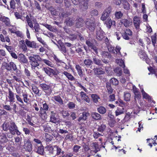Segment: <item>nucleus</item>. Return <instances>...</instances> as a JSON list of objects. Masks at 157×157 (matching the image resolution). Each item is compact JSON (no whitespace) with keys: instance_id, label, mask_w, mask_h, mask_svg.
<instances>
[{"instance_id":"f257e3e1","label":"nucleus","mask_w":157,"mask_h":157,"mask_svg":"<svg viewBox=\"0 0 157 157\" xmlns=\"http://www.w3.org/2000/svg\"><path fill=\"white\" fill-rule=\"evenodd\" d=\"M3 130L4 131H9V132L11 134V135L8 136V137L9 138L12 137V135H14L15 133L17 135H20L21 132L18 129V128L15 124V123L11 121L10 122H5L3 124Z\"/></svg>"},{"instance_id":"f03ea898","label":"nucleus","mask_w":157,"mask_h":157,"mask_svg":"<svg viewBox=\"0 0 157 157\" xmlns=\"http://www.w3.org/2000/svg\"><path fill=\"white\" fill-rule=\"evenodd\" d=\"M29 63L33 70H35L36 68L39 66L38 61H41L42 58L37 55H33L29 57Z\"/></svg>"},{"instance_id":"7ed1b4c3","label":"nucleus","mask_w":157,"mask_h":157,"mask_svg":"<svg viewBox=\"0 0 157 157\" xmlns=\"http://www.w3.org/2000/svg\"><path fill=\"white\" fill-rule=\"evenodd\" d=\"M107 48L109 52L116 55L115 56L116 57H120L122 56L120 52L121 48L120 46H117L115 48V49H114V48L111 45H108Z\"/></svg>"},{"instance_id":"20e7f679","label":"nucleus","mask_w":157,"mask_h":157,"mask_svg":"<svg viewBox=\"0 0 157 157\" xmlns=\"http://www.w3.org/2000/svg\"><path fill=\"white\" fill-rule=\"evenodd\" d=\"M72 3L75 5L78 3V2L80 3V6L82 10L87 9L88 8V0H71Z\"/></svg>"},{"instance_id":"39448f33","label":"nucleus","mask_w":157,"mask_h":157,"mask_svg":"<svg viewBox=\"0 0 157 157\" xmlns=\"http://www.w3.org/2000/svg\"><path fill=\"white\" fill-rule=\"evenodd\" d=\"M111 10L112 9L110 7H109L105 9L102 15L101 19L102 21L106 20L109 17Z\"/></svg>"},{"instance_id":"423d86ee","label":"nucleus","mask_w":157,"mask_h":157,"mask_svg":"<svg viewBox=\"0 0 157 157\" xmlns=\"http://www.w3.org/2000/svg\"><path fill=\"white\" fill-rule=\"evenodd\" d=\"M8 99V101L10 103L15 101V98L14 94L10 89H8V95L6 96V100Z\"/></svg>"},{"instance_id":"0eeeda50","label":"nucleus","mask_w":157,"mask_h":157,"mask_svg":"<svg viewBox=\"0 0 157 157\" xmlns=\"http://www.w3.org/2000/svg\"><path fill=\"white\" fill-rule=\"evenodd\" d=\"M133 24L135 28L139 30L140 29V25L141 22L140 18L137 16H135L133 19Z\"/></svg>"},{"instance_id":"6e6552de","label":"nucleus","mask_w":157,"mask_h":157,"mask_svg":"<svg viewBox=\"0 0 157 157\" xmlns=\"http://www.w3.org/2000/svg\"><path fill=\"white\" fill-rule=\"evenodd\" d=\"M105 33L103 31L99 28L96 32V38L99 40H101L105 37Z\"/></svg>"},{"instance_id":"1a4fd4ad","label":"nucleus","mask_w":157,"mask_h":157,"mask_svg":"<svg viewBox=\"0 0 157 157\" xmlns=\"http://www.w3.org/2000/svg\"><path fill=\"white\" fill-rule=\"evenodd\" d=\"M86 25L88 29L91 31L94 30L95 28V24L91 20H89L86 22Z\"/></svg>"},{"instance_id":"9d476101","label":"nucleus","mask_w":157,"mask_h":157,"mask_svg":"<svg viewBox=\"0 0 157 157\" xmlns=\"http://www.w3.org/2000/svg\"><path fill=\"white\" fill-rule=\"evenodd\" d=\"M18 60L21 63L26 64L28 60L25 56L23 54L20 53L18 56Z\"/></svg>"},{"instance_id":"9b49d317","label":"nucleus","mask_w":157,"mask_h":157,"mask_svg":"<svg viewBox=\"0 0 157 157\" xmlns=\"http://www.w3.org/2000/svg\"><path fill=\"white\" fill-rule=\"evenodd\" d=\"M25 43L27 47L33 48H36V44L34 41H30L26 39L25 40Z\"/></svg>"},{"instance_id":"f8f14e48","label":"nucleus","mask_w":157,"mask_h":157,"mask_svg":"<svg viewBox=\"0 0 157 157\" xmlns=\"http://www.w3.org/2000/svg\"><path fill=\"white\" fill-rule=\"evenodd\" d=\"M120 22L121 23L123 24L126 27H129L132 25V20L126 19L121 20Z\"/></svg>"},{"instance_id":"ddd939ff","label":"nucleus","mask_w":157,"mask_h":157,"mask_svg":"<svg viewBox=\"0 0 157 157\" xmlns=\"http://www.w3.org/2000/svg\"><path fill=\"white\" fill-rule=\"evenodd\" d=\"M0 21L4 23L5 24L8 26L10 25V19L5 16H2L0 17Z\"/></svg>"},{"instance_id":"4468645a","label":"nucleus","mask_w":157,"mask_h":157,"mask_svg":"<svg viewBox=\"0 0 157 157\" xmlns=\"http://www.w3.org/2000/svg\"><path fill=\"white\" fill-rule=\"evenodd\" d=\"M125 112L126 110L124 108H120L118 107L115 111V113L116 116H117L124 113Z\"/></svg>"},{"instance_id":"2eb2a0df","label":"nucleus","mask_w":157,"mask_h":157,"mask_svg":"<svg viewBox=\"0 0 157 157\" xmlns=\"http://www.w3.org/2000/svg\"><path fill=\"white\" fill-rule=\"evenodd\" d=\"M80 94L82 100H84L88 103H90V101L89 98L84 92L81 91L80 93Z\"/></svg>"},{"instance_id":"dca6fc26","label":"nucleus","mask_w":157,"mask_h":157,"mask_svg":"<svg viewBox=\"0 0 157 157\" xmlns=\"http://www.w3.org/2000/svg\"><path fill=\"white\" fill-rule=\"evenodd\" d=\"M24 148L28 151L30 152L32 150V144L29 141H27L25 143Z\"/></svg>"},{"instance_id":"f3484780","label":"nucleus","mask_w":157,"mask_h":157,"mask_svg":"<svg viewBox=\"0 0 157 157\" xmlns=\"http://www.w3.org/2000/svg\"><path fill=\"white\" fill-rule=\"evenodd\" d=\"M42 108H40L39 111V116L42 119L45 120L46 119L47 117V114L46 111L42 109Z\"/></svg>"},{"instance_id":"a211bd4d","label":"nucleus","mask_w":157,"mask_h":157,"mask_svg":"<svg viewBox=\"0 0 157 157\" xmlns=\"http://www.w3.org/2000/svg\"><path fill=\"white\" fill-rule=\"evenodd\" d=\"M35 146L38 147L37 148H36L35 149L36 151L39 154L41 155H43L44 152V149L42 145L38 146H37L36 144Z\"/></svg>"},{"instance_id":"6ab92c4d","label":"nucleus","mask_w":157,"mask_h":157,"mask_svg":"<svg viewBox=\"0 0 157 157\" xmlns=\"http://www.w3.org/2000/svg\"><path fill=\"white\" fill-rule=\"evenodd\" d=\"M92 117L95 120H100L101 119V115L98 113L94 112L91 113Z\"/></svg>"},{"instance_id":"aec40b11","label":"nucleus","mask_w":157,"mask_h":157,"mask_svg":"<svg viewBox=\"0 0 157 157\" xmlns=\"http://www.w3.org/2000/svg\"><path fill=\"white\" fill-rule=\"evenodd\" d=\"M93 70L94 74L96 75H102L104 73V71L101 68L97 67L94 68L93 69Z\"/></svg>"},{"instance_id":"412c9836","label":"nucleus","mask_w":157,"mask_h":157,"mask_svg":"<svg viewBox=\"0 0 157 157\" xmlns=\"http://www.w3.org/2000/svg\"><path fill=\"white\" fill-rule=\"evenodd\" d=\"M62 74H63L68 80L71 81L75 80V78L70 73L66 71H64Z\"/></svg>"},{"instance_id":"4be33fe9","label":"nucleus","mask_w":157,"mask_h":157,"mask_svg":"<svg viewBox=\"0 0 157 157\" xmlns=\"http://www.w3.org/2000/svg\"><path fill=\"white\" fill-rule=\"evenodd\" d=\"M19 46L24 51H26L27 50V48L25 43V40H22L19 41Z\"/></svg>"},{"instance_id":"5701e85b","label":"nucleus","mask_w":157,"mask_h":157,"mask_svg":"<svg viewBox=\"0 0 157 157\" xmlns=\"http://www.w3.org/2000/svg\"><path fill=\"white\" fill-rule=\"evenodd\" d=\"M52 98L53 100L56 101L60 104L61 105L63 104V101L59 95L53 96L52 97Z\"/></svg>"},{"instance_id":"b1692460","label":"nucleus","mask_w":157,"mask_h":157,"mask_svg":"<svg viewBox=\"0 0 157 157\" xmlns=\"http://www.w3.org/2000/svg\"><path fill=\"white\" fill-rule=\"evenodd\" d=\"M75 68L77 71L78 75L80 77H82L83 76V75L81 67L78 64H76Z\"/></svg>"},{"instance_id":"393cba45","label":"nucleus","mask_w":157,"mask_h":157,"mask_svg":"<svg viewBox=\"0 0 157 157\" xmlns=\"http://www.w3.org/2000/svg\"><path fill=\"white\" fill-rule=\"evenodd\" d=\"M138 55L140 58L143 60H145L147 58V56L144 51L141 50L140 51Z\"/></svg>"},{"instance_id":"a878e982","label":"nucleus","mask_w":157,"mask_h":157,"mask_svg":"<svg viewBox=\"0 0 157 157\" xmlns=\"http://www.w3.org/2000/svg\"><path fill=\"white\" fill-rule=\"evenodd\" d=\"M75 19L73 18H69L67 19L65 23L67 26H71L75 22Z\"/></svg>"},{"instance_id":"bb28decb","label":"nucleus","mask_w":157,"mask_h":157,"mask_svg":"<svg viewBox=\"0 0 157 157\" xmlns=\"http://www.w3.org/2000/svg\"><path fill=\"white\" fill-rule=\"evenodd\" d=\"M53 58L56 61L57 64L59 65L64 66L65 65V66H66V64L63 62L62 61L58 59L56 56L54 55Z\"/></svg>"},{"instance_id":"cd10ccee","label":"nucleus","mask_w":157,"mask_h":157,"mask_svg":"<svg viewBox=\"0 0 157 157\" xmlns=\"http://www.w3.org/2000/svg\"><path fill=\"white\" fill-rule=\"evenodd\" d=\"M91 97L93 101L95 103H97L98 102L99 100H100V99L99 96L95 94H92L91 95Z\"/></svg>"},{"instance_id":"c85d7f7f","label":"nucleus","mask_w":157,"mask_h":157,"mask_svg":"<svg viewBox=\"0 0 157 157\" xmlns=\"http://www.w3.org/2000/svg\"><path fill=\"white\" fill-rule=\"evenodd\" d=\"M15 142V144H14L17 146V147H20L21 144V142L22 141V138L19 137H17L14 138Z\"/></svg>"},{"instance_id":"c756f323","label":"nucleus","mask_w":157,"mask_h":157,"mask_svg":"<svg viewBox=\"0 0 157 157\" xmlns=\"http://www.w3.org/2000/svg\"><path fill=\"white\" fill-rule=\"evenodd\" d=\"M32 20L34 24L33 28H34L35 32H38L39 30L40 29V26L39 24L36 22V20L35 18H34L33 19H32Z\"/></svg>"},{"instance_id":"7c9ffc66","label":"nucleus","mask_w":157,"mask_h":157,"mask_svg":"<svg viewBox=\"0 0 157 157\" xmlns=\"http://www.w3.org/2000/svg\"><path fill=\"white\" fill-rule=\"evenodd\" d=\"M43 127L44 130L45 132H51L52 131V129L49 127L48 124L47 123L46 124L42 126Z\"/></svg>"},{"instance_id":"2f4dec72","label":"nucleus","mask_w":157,"mask_h":157,"mask_svg":"<svg viewBox=\"0 0 157 157\" xmlns=\"http://www.w3.org/2000/svg\"><path fill=\"white\" fill-rule=\"evenodd\" d=\"M93 61L90 59H85L83 61L84 64L87 67H89L93 64Z\"/></svg>"},{"instance_id":"473e14b6","label":"nucleus","mask_w":157,"mask_h":157,"mask_svg":"<svg viewBox=\"0 0 157 157\" xmlns=\"http://www.w3.org/2000/svg\"><path fill=\"white\" fill-rule=\"evenodd\" d=\"M40 86L46 93H47L46 91L50 89V86L45 84H40Z\"/></svg>"},{"instance_id":"72a5a7b5","label":"nucleus","mask_w":157,"mask_h":157,"mask_svg":"<svg viewBox=\"0 0 157 157\" xmlns=\"http://www.w3.org/2000/svg\"><path fill=\"white\" fill-rule=\"evenodd\" d=\"M0 40L3 42L6 41L9 43L10 41V40L8 36H7L5 37L2 34L0 35Z\"/></svg>"},{"instance_id":"f704fd0d","label":"nucleus","mask_w":157,"mask_h":157,"mask_svg":"<svg viewBox=\"0 0 157 157\" xmlns=\"http://www.w3.org/2000/svg\"><path fill=\"white\" fill-rule=\"evenodd\" d=\"M114 15L115 18L118 19L122 18L123 15V13L121 11H117L115 12Z\"/></svg>"},{"instance_id":"c9c22d12","label":"nucleus","mask_w":157,"mask_h":157,"mask_svg":"<svg viewBox=\"0 0 157 157\" xmlns=\"http://www.w3.org/2000/svg\"><path fill=\"white\" fill-rule=\"evenodd\" d=\"M98 112L101 114H104L106 111V108L103 106H100L97 109Z\"/></svg>"},{"instance_id":"e433bc0d","label":"nucleus","mask_w":157,"mask_h":157,"mask_svg":"<svg viewBox=\"0 0 157 157\" xmlns=\"http://www.w3.org/2000/svg\"><path fill=\"white\" fill-rule=\"evenodd\" d=\"M42 70L48 75L49 76L51 75V71H52V69L49 67H43Z\"/></svg>"},{"instance_id":"4c0bfd02","label":"nucleus","mask_w":157,"mask_h":157,"mask_svg":"<svg viewBox=\"0 0 157 157\" xmlns=\"http://www.w3.org/2000/svg\"><path fill=\"white\" fill-rule=\"evenodd\" d=\"M8 141V140L6 135L3 134L0 136V142L2 143H6Z\"/></svg>"},{"instance_id":"58836bf2","label":"nucleus","mask_w":157,"mask_h":157,"mask_svg":"<svg viewBox=\"0 0 157 157\" xmlns=\"http://www.w3.org/2000/svg\"><path fill=\"white\" fill-rule=\"evenodd\" d=\"M87 114L88 113L86 112H83L82 113V115L78 118V121L80 122L82 120L84 121L86 120Z\"/></svg>"},{"instance_id":"ea45409f","label":"nucleus","mask_w":157,"mask_h":157,"mask_svg":"<svg viewBox=\"0 0 157 157\" xmlns=\"http://www.w3.org/2000/svg\"><path fill=\"white\" fill-rule=\"evenodd\" d=\"M93 61L94 63L97 65L101 66L102 65L101 60L95 56L93 58Z\"/></svg>"},{"instance_id":"a19ab883","label":"nucleus","mask_w":157,"mask_h":157,"mask_svg":"<svg viewBox=\"0 0 157 157\" xmlns=\"http://www.w3.org/2000/svg\"><path fill=\"white\" fill-rule=\"evenodd\" d=\"M84 21L81 18H79L76 20V26L77 27H80L83 25Z\"/></svg>"},{"instance_id":"79ce46f5","label":"nucleus","mask_w":157,"mask_h":157,"mask_svg":"<svg viewBox=\"0 0 157 157\" xmlns=\"http://www.w3.org/2000/svg\"><path fill=\"white\" fill-rule=\"evenodd\" d=\"M43 61L45 64L51 67H54V64L50 61L46 59H42L41 61Z\"/></svg>"},{"instance_id":"37998d69","label":"nucleus","mask_w":157,"mask_h":157,"mask_svg":"<svg viewBox=\"0 0 157 157\" xmlns=\"http://www.w3.org/2000/svg\"><path fill=\"white\" fill-rule=\"evenodd\" d=\"M115 24V21H113L111 19H110L108 20V21L106 22V24L107 27L108 28H110L112 25H114Z\"/></svg>"},{"instance_id":"c03bdc74","label":"nucleus","mask_w":157,"mask_h":157,"mask_svg":"<svg viewBox=\"0 0 157 157\" xmlns=\"http://www.w3.org/2000/svg\"><path fill=\"white\" fill-rule=\"evenodd\" d=\"M101 55L102 57L104 58H108L110 59L111 57V55L109 53L107 52H101Z\"/></svg>"},{"instance_id":"a18cd8bd","label":"nucleus","mask_w":157,"mask_h":157,"mask_svg":"<svg viewBox=\"0 0 157 157\" xmlns=\"http://www.w3.org/2000/svg\"><path fill=\"white\" fill-rule=\"evenodd\" d=\"M140 89L141 90V92L143 98L145 99H150V96L144 91L143 89V88H140Z\"/></svg>"},{"instance_id":"49530a36","label":"nucleus","mask_w":157,"mask_h":157,"mask_svg":"<svg viewBox=\"0 0 157 157\" xmlns=\"http://www.w3.org/2000/svg\"><path fill=\"white\" fill-rule=\"evenodd\" d=\"M116 63L118 64L119 65L124 68L125 66L124 64V61L122 59H117L116 60Z\"/></svg>"},{"instance_id":"de8ad7c7","label":"nucleus","mask_w":157,"mask_h":157,"mask_svg":"<svg viewBox=\"0 0 157 157\" xmlns=\"http://www.w3.org/2000/svg\"><path fill=\"white\" fill-rule=\"evenodd\" d=\"M110 82L111 84L113 85H117L118 84V81L115 78H112L110 80Z\"/></svg>"},{"instance_id":"09e8293b","label":"nucleus","mask_w":157,"mask_h":157,"mask_svg":"<svg viewBox=\"0 0 157 157\" xmlns=\"http://www.w3.org/2000/svg\"><path fill=\"white\" fill-rule=\"evenodd\" d=\"M50 118V122L53 123H56L58 121L56 117L54 114H51Z\"/></svg>"},{"instance_id":"8fccbe9b","label":"nucleus","mask_w":157,"mask_h":157,"mask_svg":"<svg viewBox=\"0 0 157 157\" xmlns=\"http://www.w3.org/2000/svg\"><path fill=\"white\" fill-rule=\"evenodd\" d=\"M37 40L41 44H42L45 48H48V47L47 44L44 41L41 37H37Z\"/></svg>"},{"instance_id":"3c124183","label":"nucleus","mask_w":157,"mask_h":157,"mask_svg":"<svg viewBox=\"0 0 157 157\" xmlns=\"http://www.w3.org/2000/svg\"><path fill=\"white\" fill-rule=\"evenodd\" d=\"M131 94L128 93H125L124 94V100L126 101H129L130 100Z\"/></svg>"},{"instance_id":"603ef678","label":"nucleus","mask_w":157,"mask_h":157,"mask_svg":"<svg viewBox=\"0 0 157 157\" xmlns=\"http://www.w3.org/2000/svg\"><path fill=\"white\" fill-rule=\"evenodd\" d=\"M53 138V137L52 136L48 134H45V139L47 141H50L52 140Z\"/></svg>"},{"instance_id":"864d4df0","label":"nucleus","mask_w":157,"mask_h":157,"mask_svg":"<svg viewBox=\"0 0 157 157\" xmlns=\"http://www.w3.org/2000/svg\"><path fill=\"white\" fill-rule=\"evenodd\" d=\"M114 71L118 76H121L122 74V71L120 68L117 67L115 70Z\"/></svg>"},{"instance_id":"5fc2aeb1","label":"nucleus","mask_w":157,"mask_h":157,"mask_svg":"<svg viewBox=\"0 0 157 157\" xmlns=\"http://www.w3.org/2000/svg\"><path fill=\"white\" fill-rule=\"evenodd\" d=\"M32 87L33 92L36 94L38 95L39 93V90L38 88L34 85L32 86Z\"/></svg>"},{"instance_id":"6e6d98bb","label":"nucleus","mask_w":157,"mask_h":157,"mask_svg":"<svg viewBox=\"0 0 157 157\" xmlns=\"http://www.w3.org/2000/svg\"><path fill=\"white\" fill-rule=\"evenodd\" d=\"M60 113L62 115L63 117L68 116L69 115L68 112L66 110H62L60 112Z\"/></svg>"},{"instance_id":"4d7b16f0","label":"nucleus","mask_w":157,"mask_h":157,"mask_svg":"<svg viewBox=\"0 0 157 157\" xmlns=\"http://www.w3.org/2000/svg\"><path fill=\"white\" fill-rule=\"evenodd\" d=\"M40 108H42V109L46 111L48 110L49 106L46 103H44L43 104V107H41Z\"/></svg>"},{"instance_id":"13d9d810","label":"nucleus","mask_w":157,"mask_h":157,"mask_svg":"<svg viewBox=\"0 0 157 157\" xmlns=\"http://www.w3.org/2000/svg\"><path fill=\"white\" fill-rule=\"evenodd\" d=\"M106 127V126L104 124H101L100 126H99L98 128V131L100 132H103Z\"/></svg>"},{"instance_id":"bf43d9fd","label":"nucleus","mask_w":157,"mask_h":157,"mask_svg":"<svg viewBox=\"0 0 157 157\" xmlns=\"http://www.w3.org/2000/svg\"><path fill=\"white\" fill-rule=\"evenodd\" d=\"M47 150L50 153L52 154L54 152V148L51 146H48L46 147Z\"/></svg>"},{"instance_id":"052dcab7","label":"nucleus","mask_w":157,"mask_h":157,"mask_svg":"<svg viewBox=\"0 0 157 157\" xmlns=\"http://www.w3.org/2000/svg\"><path fill=\"white\" fill-rule=\"evenodd\" d=\"M106 87L108 93L109 94H111L113 92V89L111 88L110 85L109 84H107L106 85Z\"/></svg>"},{"instance_id":"680f3d73","label":"nucleus","mask_w":157,"mask_h":157,"mask_svg":"<svg viewBox=\"0 0 157 157\" xmlns=\"http://www.w3.org/2000/svg\"><path fill=\"white\" fill-rule=\"evenodd\" d=\"M124 8L126 10H128L130 8V5L127 2H125L123 5Z\"/></svg>"},{"instance_id":"e2e57ef3","label":"nucleus","mask_w":157,"mask_h":157,"mask_svg":"<svg viewBox=\"0 0 157 157\" xmlns=\"http://www.w3.org/2000/svg\"><path fill=\"white\" fill-rule=\"evenodd\" d=\"M115 122L116 121L114 120H109V125L110 127H113L114 126Z\"/></svg>"},{"instance_id":"0e129e2a","label":"nucleus","mask_w":157,"mask_h":157,"mask_svg":"<svg viewBox=\"0 0 157 157\" xmlns=\"http://www.w3.org/2000/svg\"><path fill=\"white\" fill-rule=\"evenodd\" d=\"M135 100L136 101L137 100L139 101L140 99L141 95L140 93L136 94H134Z\"/></svg>"},{"instance_id":"69168bd1","label":"nucleus","mask_w":157,"mask_h":157,"mask_svg":"<svg viewBox=\"0 0 157 157\" xmlns=\"http://www.w3.org/2000/svg\"><path fill=\"white\" fill-rule=\"evenodd\" d=\"M67 105L70 109H72L75 108V105L73 102H70L68 103Z\"/></svg>"},{"instance_id":"338daca9","label":"nucleus","mask_w":157,"mask_h":157,"mask_svg":"<svg viewBox=\"0 0 157 157\" xmlns=\"http://www.w3.org/2000/svg\"><path fill=\"white\" fill-rule=\"evenodd\" d=\"M65 139L66 140H69L71 141H72L73 140V137L72 135L69 134L66 136Z\"/></svg>"},{"instance_id":"774afa93","label":"nucleus","mask_w":157,"mask_h":157,"mask_svg":"<svg viewBox=\"0 0 157 157\" xmlns=\"http://www.w3.org/2000/svg\"><path fill=\"white\" fill-rule=\"evenodd\" d=\"M115 99V95L114 94H111L109 97V100L110 101H113Z\"/></svg>"}]
</instances>
